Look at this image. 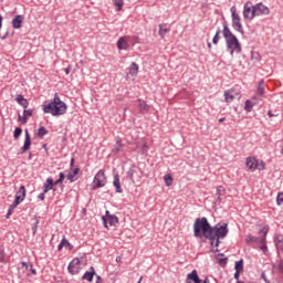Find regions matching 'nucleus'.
I'll list each match as a JSON object with an SVG mask.
<instances>
[{"label": "nucleus", "mask_w": 283, "mask_h": 283, "mask_svg": "<svg viewBox=\"0 0 283 283\" xmlns=\"http://www.w3.org/2000/svg\"><path fill=\"white\" fill-rule=\"evenodd\" d=\"M203 283H210L209 277H206V279L203 280Z\"/></svg>", "instance_id": "55"}, {"label": "nucleus", "mask_w": 283, "mask_h": 283, "mask_svg": "<svg viewBox=\"0 0 283 283\" xmlns=\"http://www.w3.org/2000/svg\"><path fill=\"white\" fill-rule=\"evenodd\" d=\"M138 108H139V114H147L149 112V105H147V102L143 99H138Z\"/></svg>", "instance_id": "20"}, {"label": "nucleus", "mask_w": 283, "mask_h": 283, "mask_svg": "<svg viewBox=\"0 0 283 283\" xmlns=\"http://www.w3.org/2000/svg\"><path fill=\"white\" fill-rule=\"evenodd\" d=\"M283 203V191L280 192L276 197V205H282Z\"/></svg>", "instance_id": "41"}, {"label": "nucleus", "mask_w": 283, "mask_h": 283, "mask_svg": "<svg viewBox=\"0 0 283 283\" xmlns=\"http://www.w3.org/2000/svg\"><path fill=\"white\" fill-rule=\"evenodd\" d=\"M65 74H70V72H72V65H69L65 70H64Z\"/></svg>", "instance_id": "47"}, {"label": "nucleus", "mask_w": 283, "mask_h": 283, "mask_svg": "<svg viewBox=\"0 0 283 283\" xmlns=\"http://www.w3.org/2000/svg\"><path fill=\"white\" fill-rule=\"evenodd\" d=\"M31 145H32V139L30 137V132H28V129H25V139H24V145L21 148V154H25V151H28V149H30Z\"/></svg>", "instance_id": "17"}, {"label": "nucleus", "mask_w": 283, "mask_h": 283, "mask_svg": "<svg viewBox=\"0 0 283 283\" xmlns=\"http://www.w3.org/2000/svg\"><path fill=\"white\" fill-rule=\"evenodd\" d=\"M118 50H129V36H122L117 41Z\"/></svg>", "instance_id": "16"}, {"label": "nucleus", "mask_w": 283, "mask_h": 283, "mask_svg": "<svg viewBox=\"0 0 283 283\" xmlns=\"http://www.w3.org/2000/svg\"><path fill=\"white\" fill-rule=\"evenodd\" d=\"M45 193H46V192L43 191L42 193L39 195V198H40L41 200H45Z\"/></svg>", "instance_id": "48"}, {"label": "nucleus", "mask_w": 283, "mask_h": 283, "mask_svg": "<svg viewBox=\"0 0 283 283\" xmlns=\"http://www.w3.org/2000/svg\"><path fill=\"white\" fill-rule=\"evenodd\" d=\"M208 48H211V43H208Z\"/></svg>", "instance_id": "63"}, {"label": "nucleus", "mask_w": 283, "mask_h": 283, "mask_svg": "<svg viewBox=\"0 0 283 283\" xmlns=\"http://www.w3.org/2000/svg\"><path fill=\"white\" fill-rule=\"evenodd\" d=\"M60 178L55 181V185H61L65 180V175L63 172L59 174Z\"/></svg>", "instance_id": "40"}, {"label": "nucleus", "mask_w": 283, "mask_h": 283, "mask_svg": "<svg viewBox=\"0 0 283 283\" xmlns=\"http://www.w3.org/2000/svg\"><path fill=\"white\" fill-rule=\"evenodd\" d=\"M113 185H114L117 193H123V188L120 187V176L118 174L114 175Z\"/></svg>", "instance_id": "21"}, {"label": "nucleus", "mask_w": 283, "mask_h": 283, "mask_svg": "<svg viewBox=\"0 0 283 283\" xmlns=\"http://www.w3.org/2000/svg\"><path fill=\"white\" fill-rule=\"evenodd\" d=\"M1 28H3V17H1V14H0V30H1Z\"/></svg>", "instance_id": "51"}, {"label": "nucleus", "mask_w": 283, "mask_h": 283, "mask_svg": "<svg viewBox=\"0 0 283 283\" xmlns=\"http://www.w3.org/2000/svg\"><path fill=\"white\" fill-rule=\"evenodd\" d=\"M95 271L93 268H91V272H85L84 275L82 276V280H86L87 282H92L94 280Z\"/></svg>", "instance_id": "26"}, {"label": "nucleus", "mask_w": 283, "mask_h": 283, "mask_svg": "<svg viewBox=\"0 0 283 283\" xmlns=\"http://www.w3.org/2000/svg\"><path fill=\"white\" fill-rule=\"evenodd\" d=\"M255 105H258V96H253L251 99L245 101V112H251Z\"/></svg>", "instance_id": "18"}, {"label": "nucleus", "mask_w": 283, "mask_h": 283, "mask_svg": "<svg viewBox=\"0 0 283 283\" xmlns=\"http://www.w3.org/2000/svg\"><path fill=\"white\" fill-rule=\"evenodd\" d=\"M128 176H129L130 180H134V170H129Z\"/></svg>", "instance_id": "49"}, {"label": "nucleus", "mask_w": 283, "mask_h": 283, "mask_svg": "<svg viewBox=\"0 0 283 283\" xmlns=\"http://www.w3.org/2000/svg\"><path fill=\"white\" fill-rule=\"evenodd\" d=\"M262 232H263V235H266L268 230H261L260 233H262Z\"/></svg>", "instance_id": "54"}, {"label": "nucleus", "mask_w": 283, "mask_h": 283, "mask_svg": "<svg viewBox=\"0 0 283 283\" xmlns=\"http://www.w3.org/2000/svg\"><path fill=\"white\" fill-rule=\"evenodd\" d=\"M211 224H209V221L207 218H198L195 221L193 224V232L196 238H207V240H210L211 238Z\"/></svg>", "instance_id": "3"}, {"label": "nucleus", "mask_w": 283, "mask_h": 283, "mask_svg": "<svg viewBox=\"0 0 283 283\" xmlns=\"http://www.w3.org/2000/svg\"><path fill=\"white\" fill-rule=\"evenodd\" d=\"M186 283H202V280L198 276V271L192 270L191 273L187 274Z\"/></svg>", "instance_id": "14"}, {"label": "nucleus", "mask_w": 283, "mask_h": 283, "mask_svg": "<svg viewBox=\"0 0 283 283\" xmlns=\"http://www.w3.org/2000/svg\"><path fill=\"white\" fill-rule=\"evenodd\" d=\"M113 3L117 12H120V10H123V6H125L123 0H113Z\"/></svg>", "instance_id": "30"}, {"label": "nucleus", "mask_w": 283, "mask_h": 283, "mask_svg": "<svg viewBox=\"0 0 283 283\" xmlns=\"http://www.w3.org/2000/svg\"><path fill=\"white\" fill-rule=\"evenodd\" d=\"M107 185V176H105V171L98 170L93 179L92 190L96 191V189H101Z\"/></svg>", "instance_id": "6"}, {"label": "nucleus", "mask_w": 283, "mask_h": 283, "mask_svg": "<svg viewBox=\"0 0 283 283\" xmlns=\"http://www.w3.org/2000/svg\"><path fill=\"white\" fill-rule=\"evenodd\" d=\"M63 247H69L70 251L74 249V245H72V243L65 239V237H63L61 243L57 245V251H63Z\"/></svg>", "instance_id": "23"}, {"label": "nucleus", "mask_w": 283, "mask_h": 283, "mask_svg": "<svg viewBox=\"0 0 283 283\" xmlns=\"http://www.w3.org/2000/svg\"><path fill=\"white\" fill-rule=\"evenodd\" d=\"M253 13H254V17H266L271 14V9H269L266 4L259 2L254 4Z\"/></svg>", "instance_id": "10"}, {"label": "nucleus", "mask_w": 283, "mask_h": 283, "mask_svg": "<svg viewBox=\"0 0 283 283\" xmlns=\"http://www.w3.org/2000/svg\"><path fill=\"white\" fill-rule=\"evenodd\" d=\"M222 34L226 39L227 52H230L231 56H233V54H240L242 52L240 41H238V38L233 34V32H231V29H229L227 24H223Z\"/></svg>", "instance_id": "1"}, {"label": "nucleus", "mask_w": 283, "mask_h": 283, "mask_svg": "<svg viewBox=\"0 0 283 283\" xmlns=\"http://www.w3.org/2000/svg\"><path fill=\"white\" fill-rule=\"evenodd\" d=\"M240 90H235V88H230V90H226L223 92V96H224V103H233V101H235V98H240Z\"/></svg>", "instance_id": "11"}, {"label": "nucleus", "mask_w": 283, "mask_h": 283, "mask_svg": "<svg viewBox=\"0 0 283 283\" xmlns=\"http://www.w3.org/2000/svg\"><path fill=\"white\" fill-rule=\"evenodd\" d=\"M228 234V224L217 223L216 227L211 229V238L209 239L211 247H218L220 244V238H227Z\"/></svg>", "instance_id": "4"}, {"label": "nucleus", "mask_w": 283, "mask_h": 283, "mask_svg": "<svg viewBox=\"0 0 283 283\" xmlns=\"http://www.w3.org/2000/svg\"><path fill=\"white\" fill-rule=\"evenodd\" d=\"M245 166L248 167L249 171H264L266 168V164H264L262 160L255 159V157H248L245 159Z\"/></svg>", "instance_id": "5"}, {"label": "nucleus", "mask_w": 283, "mask_h": 283, "mask_svg": "<svg viewBox=\"0 0 283 283\" xmlns=\"http://www.w3.org/2000/svg\"><path fill=\"white\" fill-rule=\"evenodd\" d=\"M245 242L247 244H255V242H259V239L249 234L247 238H245Z\"/></svg>", "instance_id": "34"}, {"label": "nucleus", "mask_w": 283, "mask_h": 283, "mask_svg": "<svg viewBox=\"0 0 283 283\" xmlns=\"http://www.w3.org/2000/svg\"><path fill=\"white\" fill-rule=\"evenodd\" d=\"M67 269L71 275H78V273L81 272V260L78 258L73 259L69 264Z\"/></svg>", "instance_id": "12"}, {"label": "nucleus", "mask_w": 283, "mask_h": 283, "mask_svg": "<svg viewBox=\"0 0 283 283\" xmlns=\"http://www.w3.org/2000/svg\"><path fill=\"white\" fill-rule=\"evenodd\" d=\"M234 269H235V272L242 273V271H244V265H243L242 261H237Z\"/></svg>", "instance_id": "35"}, {"label": "nucleus", "mask_w": 283, "mask_h": 283, "mask_svg": "<svg viewBox=\"0 0 283 283\" xmlns=\"http://www.w3.org/2000/svg\"><path fill=\"white\" fill-rule=\"evenodd\" d=\"M164 180L166 187H171V185H174V177H171V175H165Z\"/></svg>", "instance_id": "33"}, {"label": "nucleus", "mask_w": 283, "mask_h": 283, "mask_svg": "<svg viewBox=\"0 0 283 283\" xmlns=\"http://www.w3.org/2000/svg\"><path fill=\"white\" fill-rule=\"evenodd\" d=\"M137 76H138V65L136 64V62H133L128 67L127 78L130 81H136Z\"/></svg>", "instance_id": "13"}, {"label": "nucleus", "mask_w": 283, "mask_h": 283, "mask_svg": "<svg viewBox=\"0 0 283 283\" xmlns=\"http://www.w3.org/2000/svg\"><path fill=\"white\" fill-rule=\"evenodd\" d=\"M234 280H237L239 282V280H240V272H235L234 273Z\"/></svg>", "instance_id": "50"}, {"label": "nucleus", "mask_w": 283, "mask_h": 283, "mask_svg": "<svg viewBox=\"0 0 283 283\" xmlns=\"http://www.w3.org/2000/svg\"><path fill=\"white\" fill-rule=\"evenodd\" d=\"M140 282H143V276L139 277L137 283H140Z\"/></svg>", "instance_id": "57"}, {"label": "nucleus", "mask_w": 283, "mask_h": 283, "mask_svg": "<svg viewBox=\"0 0 283 283\" xmlns=\"http://www.w3.org/2000/svg\"><path fill=\"white\" fill-rule=\"evenodd\" d=\"M52 187H54V180L52 178H48L43 185L44 193H48V191H51Z\"/></svg>", "instance_id": "24"}, {"label": "nucleus", "mask_w": 283, "mask_h": 283, "mask_svg": "<svg viewBox=\"0 0 283 283\" xmlns=\"http://www.w3.org/2000/svg\"><path fill=\"white\" fill-rule=\"evenodd\" d=\"M29 271L32 273V275H36V270H34L32 264H30V270Z\"/></svg>", "instance_id": "46"}, {"label": "nucleus", "mask_w": 283, "mask_h": 283, "mask_svg": "<svg viewBox=\"0 0 283 283\" xmlns=\"http://www.w3.org/2000/svg\"><path fill=\"white\" fill-rule=\"evenodd\" d=\"M21 134H23V129H21L20 127H17V128L14 129V133H13V138H14L15 140H18V138L21 136Z\"/></svg>", "instance_id": "36"}, {"label": "nucleus", "mask_w": 283, "mask_h": 283, "mask_svg": "<svg viewBox=\"0 0 283 283\" xmlns=\"http://www.w3.org/2000/svg\"><path fill=\"white\" fill-rule=\"evenodd\" d=\"M253 10H255L253 3H251V1L245 2L243 7V19L245 21H253L255 19V13Z\"/></svg>", "instance_id": "8"}, {"label": "nucleus", "mask_w": 283, "mask_h": 283, "mask_svg": "<svg viewBox=\"0 0 283 283\" xmlns=\"http://www.w3.org/2000/svg\"><path fill=\"white\" fill-rule=\"evenodd\" d=\"M15 101H17V103H19V105L24 107V109L28 107V105H30V103H28V99H25L22 95H18Z\"/></svg>", "instance_id": "27"}, {"label": "nucleus", "mask_w": 283, "mask_h": 283, "mask_svg": "<svg viewBox=\"0 0 283 283\" xmlns=\"http://www.w3.org/2000/svg\"><path fill=\"white\" fill-rule=\"evenodd\" d=\"M102 220L105 229H109V227H116L118 217L109 214V210H106L105 216L102 217Z\"/></svg>", "instance_id": "9"}, {"label": "nucleus", "mask_w": 283, "mask_h": 283, "mask_svg": "<svg viewBox=\"0 0 283 283\" xmlns=\"http://www.w3.org/2000/svg\"><path fill=\"white\" fill-rule=\"evenodd\" d=\"M33 233H36V228H33Z\"/></svg>", "instance_id": "60"}, {"label": "nucleus", "mask_w": 283, "mask_h": 283, "mask_svg": "<svg viewBox=\"0 0 283 283\" xmlns=\"http://www.w3.org/2000/svg\"><path fill=\"white\" fill-rule=\"evenodd\" d=\"M170 30L169 28H167L166 24H159V36H161V39H165V34H169Z\"/></svg>", "instance_id": "25"}, {"label": "nucleus", "mask_w": 283, "mask_h": 283, "mask_svg": "<svg viewBox=\"0 0 283 283\" xmlns=\"http://www.w3.org/2000/svg\"><path fill=\"white\" fill-rule=\"evenodd\" d=\"M282 153H283V148H282Z\"/></svg>", "instance_id": "64"}, {"label": "nucleus", "mask_w": 283, "mask_h": 283, "mask_svg": "<svg viewBox=\"0 0 283 283\" xmlns=\"http://www.w3.org/2000/svg\"><path fill=\"white\" fill-rule=\"evenodd\" d=\"M6 260V254L3 253V250H0V262H3Z\"/></svg>", "instance_id": "45"}, {"label": "nucleus", "mask_w": 283, "mask_h": 283, "mask_svg": "<svg viewBox=\"0 0 283 283\" xmlns=\"http://www.w3.org/2000/svg\"><path fill=\"white\" fill-rule=\"evenodd\" d=\"M48 134V128L42 126L38 129L36 136L38 138H43Z\"/></svg>", "instance_id": "32"}, {"label": "nucleus", "mask_w": 283, "mask_h": 283, "mask_svg": "<svg viewBox=\"0 0 283 283\" xmlns=\"http://www.w3.org/2000/svg\"><path fill=\"white\" fill-rule=\"evenodd\" d=\"M71 165H74V159H71Z\"/></svg>", "instance_id": "58"}, {"label": "nucleus", "mask_w": 283, "mask_h": 283, "mask_svg": "<svg viewBox=\"0 0 283 283\" xmlns=\"http://www.w3.org/2000/svg\"><path fill=\"white\" fill-rule=\"evenodd\" d=\"M43 112L44 114H51V116H63L67 113V105L55 94L53 101L43 105Z\"/></svg>", "instance_id": "2"}, {"label": "nucleus", "mask_w": 283, "mask_h": 283, "mask_svg": "<svg viewBox=\"0 0 283 283\" xmlns=\"http://www.w3.org/2000/svg\"><path fill=\"white\" fill-rule=\"evenodd\" d=\"M78 175V168H75L72 172L67 175L70 182H75L76 176Z\"/></svg>", "instance_id": "29"}, {"label": "nucleus", "mask_w": 283, "mask_h": 283, "mask_svg": "<svg viewBox=\"0 0 283 283\" xmlns=\"http://www.w3.org/2000/svg\"><path fill=\"white\" fill-rule=\"evenodd\" d=\"M32 109H24L23 111V117H21V115H19V120L25 125V123H28V118H30V116H32Z\"/></svg>", "instance_id": "22"}, {"label": "nucleus", "mask_w": 283, "mask_h": 283, "mask_svg": "<svg viewBox=\"0 0 283 283\" xmlns=\"http://www.w3.org/2000/svg\"><path fill=\"white\" fill-rule=\"evenodd\" d=\"M25 18L23 15H15L14 19L12 20V27L15 30H19L21 28V25H23V20Z\"/></svg>", "instance_id": "19"}, {"label": "nucleus", "mask_w": 283, "mask_h": 283, "mask_svg": "<svg viewBox=\"0 0 283 283\" xmlns=\"http://www.w3.org/2000/svg\"><path fill=\"white\" fill-rule=\"evenodd\" d=\"M230 12L232 17V28H234L237 32H242V19L240 14H238L235 7H231Z\"/></svg>", "instance_id": "7"}, {"label": "nucleus", "mask_w": 283, "mask_h": 283, "mask_svg": "<svg viewBox=\"0 0 283 283\" xmlns=\"http://www.w3.org/2000/svg\"><path fill=\"white\" fill-rule=\"evenodd\" d=\"M116 145H118V146H115V147L113 148V154H118V151H120V147H123V144H120V140H118V142L116 143Z\"/></svg>", "instance_id": "38"}, {"label": "nucleus", "mask_w": 283, "mask_h": 283, "mask_svg": "<svg viewBox=\"0 0 283 283\" xmlns=\"http://www.w3.org/2000/svg\"><path fill=\"white\" fill-rule=\"evenodd\" d=\"M260 243H261V247H260L261 251H263V253H266V243L264 242V238L260 240Z\"/></svg>", "instance_id": "39"}, {"label": "nucleus", "mask_w": 283, "mask_h": 283, "mask_svg": "<svg viewBox=\"0 0 283 283\" xmlns=\"http://www.w3.org/2000/svg\"><path fill=\"white\" fill-rule=\"evenodd\" d=\"M144 149L147 151V143L144 144Z\"/></svg>", "instance_id": "56"}, {"label": "nucleus", "mask_w": 283, "mask_h": 283, "mask_svg": "<svg viewBox=\"0 0 283 283\" xmlns=\"http://www.w3.org/2000/svg\"><path fill=\"white\" fill-rule=\"evenodd\" d=\"M219 41H220V30H217L216 35L212 39V43H214V45H218Z\"/></svg>", "instance_id": "37"}, {"label": "nucleus", "mask_w": 283, "mask_h": 283, "mask_svg": "<svg viewBox=\"0 0 283 283\" xmlns=\"http://www.w3.org/2000/svg\"><path fill=\"white\" fill-rule=\"evenodd\" d=\"M15 207H19V203H17V201H13V203L9 206L7 218H10L12 216Z\"/></svg>", "instance_id": "31"}, {"label": "nucleus", "mask_w": 283, "mask_h": 283, "mask_svg": "<svg viewBox=\"0 0 283 283\" xmlns=\"http://www.w3.org/2000/svg\"><path fill=\"white\" fill-rule=\"evenodd\" d=\"M276 245L280 247V241H276Z\"/></svg>", "instance_id": "61"}, {"label": "nucleus", "mask_w": 283, "mask_h": 283, "mask_svg": "<svg viewBox=\"0 0 283 283\" xmlns=\"http://www.w3.org/2000/svg\"><path fill=\"white\" fill-rule=\"evenodd\" d=\"M119 260H120V258L117 256V258H116V262H119Z\"/></svg>", "instance_id": "59"}, {"label": "nucleus", "mask_w": 283, "mask_h": 283, "mask_svg": "<svg viewBox=\"0 0 283 283\" xmlns=\"http://www.w3.org/2000/svg\"><path fill=\"white\" fill-rule=\"evenodd\" d=\"M219 264H227V258H224V255L223 254H220L219 255Z\"/></svg>", "instance_id": "42"}, {"label": "nucleus", "mask_w": 283, "mask_h": 283, "mask_svg": "<svg viewBox=\"0 0 283 283\" xmlns=\"http://www.w3.org/2000/svg\"><path fill=\"white\" fill-rule=\"evenodd\" d=\"M125 114H127V109L124 111V116H125Z\"/></svg>", "instance_id": "62"}, {"label": "nucleus", "mask_w": 283, "mask_h": 283, "mask_svg": "<svg viewBox=\"0 0 283 283\" xmlns=\"http://www.w3.org/2000/svg\"><path fill=\"white\" fill-rule=\"evenodd\" d=\"M268 116H269V118H273V116H275V115H273V113L271 111H269Z\"/></svg>", "instance_id": "52"}, {"label": "nucleus", "mask_w": 283, "mask_h": 283, "mask_svg": "<svg viewBox=\"0 0 283 283\" xmlns=\"http://www.w3.org/2000/svg\"><path fill=\"white\" fill-rule=\"evenodd\" d=\"M264 90H265L264 81L259 82L256 94H259V96H264Z\"/></svg>", "instance_id": "28"}, {"label": "nucleus", "mask_w": 283, "mask_h": 283, "mask_svg": "<svg viewBox=\"0 0 283 283\" xmlns=\"http://www.w3.org/2000/svg\"><path fill=\"white\" fill-rule=\"evenodd\" d=\"M224 120H227V118H226V117L220 118V119H219V123H224Z\"/></svg>", "instance_id": "53"}, {"label": "nucleus", "mask_w": 283, "mask_h": 283, "mask_svg": "<svg viewBox=\"0 0 283 283\" xmlns=\"http://www.w3.org/2000/svg\"><path fill=\"white\" fill-rule=\"evenodd\" d=\"M25 200V186H21L15 192V205H21Z\"/></svg>", "instance_id": "15"}, {"label": "nucleus", "mask_w": 283, "mask_h": 283, "mask_svg": "<svg viewBox=\"0 0 283 283\" xmlns=\"http://www.w3.org/2000/svg\"><path fill=\"white\" fill-rule=\"evenodd\" d=\"M22 271H30V263L22 262Z\"/></svg>", "instance_id": "43"}, {"label": "nucleus", "mask_w": 283, "mask_h": 283, "mask_svg": "<svg viewBox=\"0 0 283 283\" xmlns=\"http://www.w3.org/2000/svg\"><path fill=\"white\" fill-rule=\"evenodd\" d=\"M221 191H224V187L218 186V187H217V196H218V198H220V192H221Z\"/></svg>", "instance_id": "44"}]
</instances>
